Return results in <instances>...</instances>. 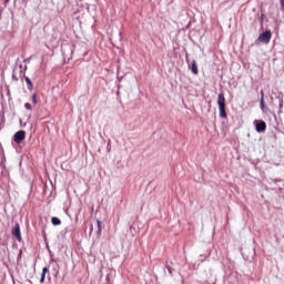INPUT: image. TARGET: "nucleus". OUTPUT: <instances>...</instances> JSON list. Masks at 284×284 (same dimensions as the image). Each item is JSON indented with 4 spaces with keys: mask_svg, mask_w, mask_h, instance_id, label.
<instances>
[{
    "mask_svg": "<svg viewBox=\"0 0 284 284\" xmlns=\"http://www.w3.org/2000/svg\"><path fill=\"white\" fill-rule=\"evenodd\" d=\"M24 108H26L27 110H32V104L26 103V104H24Z\"/></svg>",
    "mask_w": 284,
    "mask_h": 284,
    "instance_id": "f8f14e48",
    "label": "nucleus"
},
{
    "mask_svg": "<svg viewBox=\"0 0 284 284\" xmlns=\"http://www.w3.org/2000/svg\"><path fill=\"white\" fill-rule=\"evenodd\" d=\"M217 105L220 109L221 119H227V113L225 112V94L224 93L219 94Z\"/></svg>",
    "mask_w": 284,
    "mask_h": 284,
    "instance_id": "f257e3e1",
    "label": "nucleus"
},
{
    "mask_svg": "<svg viewBox=\"0 0 284 284\" xmlns=\"http://www.w3.org/2000/svg\"><path fill=\"white\" fill-rule=\"evenodd\" d=\"M48 272H49L48 267H43L42 268L40 283H44L45 282V274H48Z\"/></svg>",
    "mask_w": 284,
    "mask_h": 284,
    "instance_id": "1a4fd4ad",
    "label": "nucleus"
},
{
    "mask_svg": "<svg viewBox=\"0 0 284 284\" xmlns=\"http://www.w3.org/2000/svg\"><path fill=\"white\" fill-rule=\"evenodd\" d=\"M92 230H94V227L91 225V232H92Z\"/></svg>",
    "mask_w": 284,
    "mask_h": 284,
    "instance_id": "dca6fc26",
    "label": "nucleus"
},
{
    "mask_svg": "<svg viewBox=\"0 0 284 284\" xmlns=\"http://www.w3.org/2000/svg\"><path fill=\"white\" fill-rule=\"evenodd\" d=\"M13 141L14 143H17L18 145L22 143V141H26V131L20 130L18 132H16V134L13 135Z\"/></svg>",
    "mask_w": 284,
    "mask_h": 284,
    "instance_id": "7ed1b4c3",
    "label": "nucleus"
},
{
    "mask_svg": "<svg viewBox=\"0 0 284 284\" xmlns=\"http://www.w3.org/2000/svg\"><path fill=\"white\" fill-rule=\"evenodd\" d=\"M4 3H6V4L10 3V0H4Z\"/></svg>",
    "mask_w": 284,
    "mask_h": 284,
    "instance_id": "4468645a",
    "label": "nucleus"
},
{
    "mask_svg": "<svg viewBox=\"0 0 284 284\" xmlns=\"http://www.w3.org/2000/svg\"><path fill=\"white\" fill-rule=\"evenodd\" d=\"M51 223L52 225H61V220L59 217H52Z\"/></svg>",
    "mask_w": 284,
    "mask_h": 284,
    "instance_id": "9b49d317",
    "label": "nucleus"
},
{
    "mask_svg": "<svg viewBox=\"0 0 284 284\" xmlns=\"http://www.w3.org/2000/svg\"><path fill=\"white\" fill-rule=\"evenodd\" d=\"M32 101H33L34 105H37V93H34V94L32 95Z\"/></svg>",
    "mask_w": 284,
    "mask_h": 284,
    "instance_id": "ddd939ff",
    "label": "nucleus"
},
{
    "mask_svg": "<svg viewBox=\"0 0 284 284\" xmlns=\"http://www.w3.org/2000/svg\"><path fill=\"white\" fill-rule=\"evenodd\" d=\"M270 41H272V31L270 30L262 32L257 38L258 43H270Z\"/></svg>",
    "mask_w": 284,
    "mask_h": 284,
    "instance_id": "f03ea898",
    "label": "nucleus"
},
{
    "mask_svg": "<svg viewBox=\"0 0 284 284\" xmlns=\"http://www.w3.org/2000/svg\"><path fill=\"white\" fill-rule=\"evenodd\" d=\"M263 17H264V14H262V17H261V21H263Z\"/></svg>",
    "mask_w": 284,
    "mask_h": 284,
    "instance_id": "2eb2a0df",
    "label": "nucleus"
},
{
    "mask_svg": "<svg viewBox=\"0 0 284 284\" xmlns=\"http://www.w3.org/2000/svg\"><path fill=\"white\" fill-rule=\"evenodd\" d=\"M12 235L16 236L17 241L21 242V226L19 223L14 224Z\"/></svg>",
    "mask_w": 284,
    "mask_h": 284,
    "instance_id": "20e7f679",
    "label": "nucleus"
},
{
    "mask_svg": "<svg viewBox=\"0 0 284 284\" xmlns=\"http://www.w3.org/2000/svg\"><path fill=\"white\" fill-rule=\"evenodd\" d=\"M191 70H192V72H193V74H199V67L196 65V61L195 60H193L192 62H191Z\"/></svg>",
    "mask_w": 284,
    "mask_h": 284,
    "instance_id": "423d86ee",
    "label": "nucleus"
},
{
    "mask_svg": "<svg viewBox=\"0 0 284 284\" xmlns=\"http://www.w3.org/2000/svg\"><path fill=\"white\" fill-rule=\"evenodd\" d=\"M255 130H256V132H265V130H267V124L265 123V121H260L255 125Z\"/></svg>",
    "mask_w": 284,
    "mask_h": 284,
    "instance_id": "39448f33",
    "label": "nucleus"
},
{
    "mask_svg": "<svg viewBox=\"0 0 284 284\" xmlns=\"http://www.w3.org/2000/svg\"><path fill=\"white\" fill-rule=\"evenodd\" d=\"M261 109L265 110V93L261 91V102H260Z\"/></svg>",
    "mask_w": 284,
    "mask_h": 284,
    "instance_id": "6e6552de",
    "label": "nucleus"
},
{
    "mask_svg": "<svg viewBox=\"0 0 284 284\" xmlns=\"http://www.w3.org/2000/svg\"><path fill=\"white\" fill-rule=\"evenodd\" d=\"M26 83L28 85V90H34V84H32V80L30 78L24 77Z\"/></svg>",
    "mask_w": 284,
    "mask_h": 284,
    "instance_id": "0eeeda50",
    "label": "nucleus"
},
{
    "mask_svg": "<svg viewBox=\"0 0 284 284\" xmlns=\"http://www.w3.org/2000/svg\"><path fill=\"white\" fill-rule=\"evenodd\" d=\"M102 225H103V223L100 220H97V227H98L97 234H98V236H101Z\"/></svg>",
    "mask_w": 284,
    "mask_h": 284,
    "instance_id": "9d476101",
    "label": "nucleus"
}]
</instances>
